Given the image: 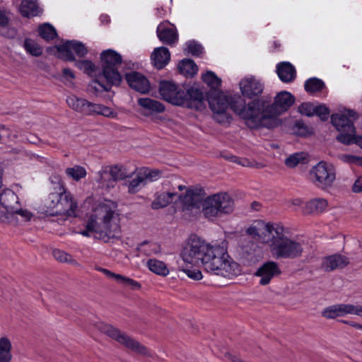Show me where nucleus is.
<instances>
[{
	"label": "nucleus",
	"mask_w": 362,
	"mask_h": 362,
	"mask_svg": "<svg viewBox=\"0 0 362 362\" xmlns=\"http://www.w3.org/2000/svg\"><path fill=\"white\" fill-rule=\"evenodd\" d=\"M182 258L186 264L182 271L193 280L202 279V273L199 269L189 265L202 267L208 273L227 278L241 274V267L230 257L224 243L211 244L192 235L182 252Z\"/></svg>",
	"instance_id": "nucleus-1"
},
{
	"label": "nucleus",
	"mask_w": 362,
	"mask_h": 362,
	"mask_svg": "<svg viewBox=\"0 0 362 362\" xmlns=\"http://www.w3.org/2000/svg\"><path fill=\"white\" fill-rule=\"evenodd\" d=\"M294 101L295 98L291 93L281 91L276 95L272 105H269L263 100H253L247 105V108L238 112L250 129H272L280 124L278 116L287 111Z\"/></svg>",
	"instance_id": "nucleus-2"
},
{
	"label": "nucleus",
	"mask_w": 362,
	"mask_h": 362,
	"mask_svg": "<svg viewBox=\"0 0 362 362\" xmlns=\"http://www.w3.org/2000/svg\"><path fill=\"white\" fill-rule=\"evenodd\" d=\"M79 233L86 237L93 235L105 242L118 238L121 226L117 204L111 200H104L95 204L88 217L86 229Z\"/></svg>",
	"instance_id": "nucleus-3"
},
{
	"label": "nucleus",
	"mask_w": 362,
	"mask_h": 362,
	"mask_svg": "<svg viewBox=\"0 0 362 362\" xmlns=\"http://www.w3.org/2000/svg\"><path fill=\"white\" fill-rule=\"evenodd\" d=\"M50 180L55 191L51 192L46 200L47 212L51 216H75L77 203L72 194L66 189L61 177L53 175Z\"/></svg>",
	"instance_id": "nucleus-4"
},
{
	"label": "nucleus",
	"mask_w": 362,
	"mask_h": 362,
	"mask_svg": "<svg viewBox=\"0 0 362 362\" xmlns=\"http://www.w3.org/2000/svg\"><path fill=\"white\" fill-rule=\"evenodd\" d=\"M247 235L256 240L266 243L269 246L271 252L278 243L286 236L284 226L278 223H266L256 221L246 230Z\"/></svg>",
	"instance_id": "nucleus-5"
},
{
	"label": "nucleus",
	"mask_w": 362,
	"mask_h": 362,
	"mask_svg": "<svg viewBox=\"0 0 362 362\" xmlns=\"http://www.w3.org/2000/svg\"><path fill=\"white\" fill-rule=\"evenodd\" d=\"M102 63V75L106 83L96 79L95 83L98 84L105 91H109L112 86H119L122 77L118 71V66L122 64V56L113 49H107L100 54Z\"/></svg>",
	"instance_id": "nucleus-6"
},
{
	"label": "nucleus",
	"mask_w": 362,
	"mask_h": 362,
	"mask_svg": "<svg viewBox=\"0 0 362 362\" xmlns=\"http://www.w3.org/2000/svg\"><path fill=\"white\" fill-rule=\"evenodd\" d=\"M235 209V203L231 196L226 192H218L204 199L202 212L204 218L209 221L231 214Z\"/></svg>",
	"instance_id": "nucleus-7"
},
{
	"label": "nucleus",
	"mask_w": 362,
	"mask_h": 362,
	"mask_svg": "<svg viewBox=\"0 0 362 362\" xmlns=\"http://www.w3.org/2000/svg\"><path fill=\"white\" fill-rule=\"evenodd\" d=\"M309 175L315 187L326 190L334 185L337 180V169L332 163L322 160L311 168Z\"/></svg>",
	"instance_id": "nucleus-8"
},
{
	"label": "nucleus",
	"mask_w": 362,
	"mask_h": 362,
	"mask_svg": "<svg viewBox=\"0 0 362 362\" xmlns=\"http://www.w3.org/2000/svg\"><path fill=\"white\" fill-rule=\"evenodd\" d=\"M96 326L101 332L126 348L142 355L146 356L149 354V351L146 347L117 328L103 322H99Z\"/></svg>",
	"instance_id": "nucleus-9"
},
{
	"label": "nucleus",
	"mask_w": 362,
	"mask_h": 362,
	"mask_svg": "<svg viewBox=\"0 0 362 362\" xmlns=\"http://www.w3.org/2000/svg\"><path fill=\"white\" fill-rule=\"evenodd\" d=\"M303 251L302 245L285 236L271 252L277 259H294L301 255Z\"/></svg>",
	"instance_id": "nucleus-10"
},
{
	"label": "nucleus",
	"mask_w": 362,
	"mask_h": 362,
	"mask_svg": "<svg viewBox=\"0 0 362 362\" xmlns=\"http://www.w3.org/2000/svg\"><path fill=\"white\" fill-rule=\"evenodd\" d=\"M207 102L213 112H221L227 110L230 106V109L233 110L240 116L238 112L247 107V106L238 104V103L230 102L228 97L220 91L216 93L209 92Z\"/></svg>",
	"instance_id": "nucleus-11"
},
{
	"label": "nucleus",
	"mask_w": 362,
	"mask_h": 362,
	"mask_svg": "<svg viewBox=\"0 0 362 362\" xmlns=\"http://www.w3.org/2000/svg\"><path fill=\"white\" fill-rule=\"evenodd\" d=\"M355 112L349 110L346 114L335 113L331 116V122L339 132V136H356L354 126Z\"/></svg>",
	"instance_id": "nucleus-12"
},
{
	"label": "nucleus",
	"mask_w": 362,
	"mask_h": 362,
	"mask_svg": "<svg viewBox=\"0 0 362 362\" xmlns=\"http://www.w3.org/2000/svg\"><path fill=\"white\" fill-rule=\"evenodd\" d=\"M59 57L69 62L76 61L73 54L74 52L78 57H83L88 53L86 46L76 40H67L62 45L57 46Z\"/></svg>",
	"instance_id": "nucleus-13"
},
{
	"label": "nucleus",
	"mask_w": 362,
	"mask_h": 362,
	"mask_svg": "<svg viewBox=\"0 0 362 362\" xmlns=\"http://www.w3.org/2000/svg\"><path fill=\"white\" fill-rule=\"evenodd\" d=\"M159 92L163 100L173 105H180L185 103L182 98L185 90L173 82L161 81L159 85Z\"/></svg>",
	"instance_id": "nucleus-14"
},
{
	"label": "nucleus",
	"mask_w": 362,
	"mask_h": 362,
	"mask_svg": "<svg viewBox=\"0 0 362 362\" xmlns=\"http://www.w3.org/2000/svg\"><path fill=\"white\" fill-rule=\"evenodd\" d=\"M180 199L183 205L184 210L193 211L199 209L202 207L203 202V189L200 188L191 187L186 190L185 195H179Z\"/></svg>",
	"instance_id": "nucleus-15"
},
{
	"label": "nucleus",
	"mask_w": 362,
	"mask_h": 362,
	"mask_svg": "<svg viewBox=\"0 0 362 362\" xmlns=\"http://www.w3.org/2000/svg\"><path fill=\"white\" fill-rule=\"evenodd\" d=\"M182 98L185 103L180 104L179 106H186L199 111H202L206 108V100L203 93L197 88L191 87L186 91L185 90V95Z\"/></svg>",
	"instance_id": "nucleus-16"
},
{
	"label": "nucleus",
	"mask_w": 362,
	"mask_h": 362,
	"mask_svg": "<svg viewBox=\"0 0 362 362\" xmlns=\"http://www.w3.org/2000/svg\"><path fill=\"white\" fill-rule=\"evenodd\" d=\"M281 274L278 264L268 261L262 264L255 272V276L259 278V284L262 286L269 284L272 279Z\"/></svg>",
	"instance_id": "nucleus-17"
},
{
	"label": "nucleus",
	"mask_w": 362,
	"mask_h": 362,
	"mask_svg": "<svg viewBox=\"0 0 362 362\" xmlns=\"http://www.w3.org/2000/svg\"><path fill=\"white\" fill-rule=\"evenodd\" d=\"M239 85L243 95L250 99L261 95L264 90V84L252 76L241 80Z\"/></svg>",
	"instance_id": "nucleus-18"
},
{
	"label": "nucleus",
	"mask_w": 362,
	"mask_h": 362,
	"mask_svg": "<svg viewBox=\"0 0 362 362\" xmlns=\"http://www.w3.org/2000/svg\"><path fill=\"white\" fill-rule=\"evenodd\" d=\"M126 80L132 89L141 93H147L151 89L149 81L139 72L133 71L127 74Z\"/></svg>",
	"instance_id": "nucleus-19"
},
{
	"label": "nucleus",
	"mask_w": 362,
	"mask_h": 362,
	"mask_svg": "<svg viewBox=\"0 0 362 362\" xmlns=\"http://www.w3.org/2000/svg\"><path fill=\"white\" fill-rule=\"evenodd\" d=\"M349 263V259L344 255L334 254L325 257L322 261V268L326 272L342 269Z\"/></svg>",
	"instance_id": "nucleus-20"
},
{
	"label": "nucleus",
	"mask_w": 362,
	"mask_h": 362,
	"mask_svg": "<svg viewBox=\"0 0 362 362\" xmlns=\"http://www.w3.org/2000/svg\"><path fill=\"white\" fill-rule=\"evenodd\" d=\"M0 204L8 216L13 215L18 207V197L10 189L5 190L0 194Z\"/></svg>",
	"instance_id": "nucleus-21"
},
{
	"label": "nucleus",
	"mask_w": 362,
	"mask_h": 362,
	"mask_svg": "<svg viewBox=\"0 0 362 362\" xmlns=\"http://www.w3.org/2000/svg\"><path fill=\"white\" fill-rule=\"evenodd\" d=\"M329 206L327 199L315 197L308 201L303 207V213L308 214H320L327 211Z\"/></svg>",
	"instance_id": "nucleus-22"
},
{
	"label": "nucleus",
	"mask_w": 362,
	"mask_h": 362,
	"mask_svg": "<svg viewBox=\"0 0 362 362\" xmlns=\"http://www.w3.org/2000/svg\"><path fill=\"white\" fill-rule=\"evenodd\" d=\"M151 59L156 68L161 69L170 62V53L168 49L165 47H157L151 54Z\"/></svg>",
	"instance_id": "nucleus-23"
},
{
	"label": "nucleus",
	"mask_w": 362,
	"mask_h": 362,
	"mask_svg": "<svg viewBox=\"0 0 362 362\" xmlns=\"http://www.w3.org/2000/svg\"><path fill=\"white\" fill-rule=\"evenodd\" d=\"M276 73L280 80L284 83H291L296 77L295 67L288 62H283L277 64Z\"/></svg>",
	"instance_id": "nucleus-24"
},
{
	"label": "nucleus",
	"mask_w": 362,
	"mask_h": 362,
	"mask_svg": "<svg viewBox=\"0 0 362 362\" xmlns=\"http://www.w3.org/2000/svg\"><path fill=\"white\" fill-rule=\"evenodd\" d=\"M178 194L176 192H157L154 195V199L151 203L153 209H160L168 206L173 199H177Z\"/></svg>",
	"instance_id": "nucleus-25"
},
{
	"label": "nucleus",
	"mask_w": 362,
	"mask_h": 362,
	"mask_svg": "<svg viewBox=\"0 0 362 362\" xmlns=\"http://www.w3.org/2000/svg\"><path fill=\"white\" fill-rule=\"evenodd\" d=\"M157 35L160 41L169 45L177 41V33L175 28L160 24L157 28Z\"/></svg>",
	"instance_id": "nucleus-26"
},
{
	"label": "nucleus",
	"mask_w": 362,
	"mask_h": 362,
	"mask_svg": "<svg viewBox=\"0 0 362 362\" xmlns=\"http://www.w3.org/2000/svg\"><path fill=\"white\" fill-rule=\"evenodd\" d=\"M109 168L115 182L118 180H123L127 177H132L136 170V168L129 170L126 165H122L109 166Z\"/></svg>",
	"instance_id": "nucleus-27"
},
{
	"label": "nucleus",
	"mask_w": 362,
	"mask_h": 362,
	"mask_svg": "<svg viewBox=\"0 0 362 362\" xmlns=\"http://www.w3.org/2000/svg\"><path fill=\"white\" fill-rule=\"evenodd\" d=\"M96 181L102 188L109 189L115 186V182L113 179L112 173H110L109 166L103 168L98 173V177Z\"/></svg>",
	"instance_id": "nucleus-28"
},
{
	"label": "nucleus",
	"mask_w": 362,
	"mask_h": 362,
	"mask_svg": "<svg viewBox=\"0 0 362 362\" xmlns=\"http://www.w3.org/2000/svg\"><path fill=\"white\" fill-rule=\"evenodd\" d=\"M146 265L151 272L157 275L166 276L170 273V271L165 263L157 259L152 258L148 259L146 261Z\"/></svg>",
	"instance_id": "nucleus-29"
},
{
	"label": "nucleus",
	"mask_w": 362,
	"mask_h": 362,
	"mask_svg": "<svg viewBox=\"0 0 362 362\" xmlns=\"http://www.w3.org/2000/svg\"><path fill=\"white\" fill-rule=\"evenodd\" d=\"M20 11L23 16L30 17L37 16L41 11L37 1L23 0L20 6Z\"/></svg>",
	"instance_id": "nucleus-30"
},
{
	"label": "nucleus",
	"mask_w": 362,
	"mask_h": 362,
	"mask_svg": "<svg viewBox=\"0 0 362 362\" xmlns=\"http://www.w3.org/2000/svg\"><path fill=\"white\" fill-rule=\"evenodd\" d=\"M138 103L151 113H160L165 110V106L161 103L151 98H140Z\"/></svg>",
	"instance_id": "nucleus-31"
},
{
	"label": "nucleus",
	"mask_w": 362,
	"mask_h": 362,
	"mask_svg": "<svg viewBox=\"0 0 362 362\" xmlns=\"http://www.w3.org/2000/svg\"><path fill=\"white\" fill-rule=\"evenodd\" d=\"M66 103L71 108L74 110L83 113L84 115L86 114V110L88 107L89 101L86 99L80 98L76 95H71L67 97Z\"/></svg>",
	"instance_id": "nucleus-32"
},
{
	"label": "nucleus",
	"mask_w": 362,
	"mask_h": 362,
	"mask_svg": "<svg viewBox=\"0 0 362 362\" xmlns=\"http://www.w3.org/2000/svg\"><path fill=\"white\" fill-rule=\"evenodd\" d=\"M178 69L186 77H193L198 71V66L193 60L184 59L179 63Z\"/></svg>",
	"instance_id": "nucleus-33"
},
{
	"label": "nucleus",
	"mask_w": 362,
	"mask_h": 362,
	"mask_svg": "<svg viewBox=\"0 0 362 362\" xmlns=\"http://www.w3.org/2000/svg\"><path fill=\"white\" fill-rule=\"evenodd\" d=\"M12 344L7 337H0V362H10L12 359Z\"/></svg>",
	"instance_id": "nucleus-34"
},
{
	"label": "nucleus",
	"mask_w": 362,
	"mask_h": 362,
	"mask_svg": "<svg viewBox=\"0 0 362 362\" xmlns=\"http://www.w3.org/2000/svg\"><path fill=\"white\" fill-rule=\"evenodd\" d=\"M203 81L211 88L212 93H216L221 85V79L211 71H206L202 75Z\"/></svg>",
	"instance_id": "nucleus-35"
},
{
	"label": "nucleus",
	"mask_w": 362,
	"mask_h": 362,
	"mask_svg": "<svg viewBox=\"0 0 362 362\" xmlns=\"http://www.w3.org/2000/svg\"><path fill=\"white\" fill-rule=\"evenodd\" d=\"M86 111V115L97 114L107 117H112L115 115L111 108L100 104L93 103L90 102L88 103V107Z\"/></svg>",
	"instance_id": "nucleus-36"
},
{
	"label": "nucleus",
	"mask_w": 362,
	"mask_h": 362,
	"mask_svg": "<svg viewBox=\"0 0 362 362\" xmlns=\"http://www.w3.org/2000/svg\"><path fill=\"white\" fill-rule=\"evenodd\" d=\"M307 160V155L304 152L291 154L284 161L285 165L288 168H294L300 164H304Z\"/></svg>",
	"instance_id": "nucleus-37"
},
{
	"label": "nucleus",
	"mask_w": 362,
	"mask_h": 362,
	"mask_svg": "<svg viewBox=\"0 0 362 362\" xmlns=\"http://www.w3.org/2000/svg\"><path fill=\"white\" fill-rule=\"evenodd\" d=\"M341 317L355 315L362 317V305L339 303Z\"/></svg>",
	"instance_id": "nucleus-38"
},
{
	"label": "nucleus",
	"mask_w": 362,
	"mask_h": 362,
	"mask_svg": "<svg viewBox=\"0 0 362 362\" xmlns=\"http://www.w3.org/2000/svg\"><path fill=\"white\" fill-rule=\"evenodd\" d=\"M135 173H136V177L129 182L128 185V192L131 194L138 192L146 184L139 169L136 168Z\"/></svg>",
	"instance_id": "nucleus-39"
},
{
	"label": "nucleus",
	"mask_w": 362,
	"mask_h": 362,
	"mask_svg": "<svg viewBox=\"0 0 362 362\" xmlns=\"http://www.w3.org/2000/svg\"><path fill=\"white\" fill-rule=\"evenodd\" d=\"M325 86L323 81L315 77L308 79L304 84L305 90L312 94L321 91Z\"/></svg>",
	"instance_id": "nucleus-40"
},
{
	"label": "nucleus",
	"mask_w": 362,
	"mask_h": 362,
	"mask_svg": "<svg viewBox=\"0 0 362 362\" xmlns=\"http://www.w3.org/2000/svg\"><path fill=\"white\" fill-rule=\"evenodd\" d=\"M38 31L40 36L46 41L52 40L57 36L56 30L49 23L40 25Z\"/></svg>",
	"instance_id": "nucleus-41"
},
{
	"label": "nucleus",
	"mask_w": 362,
	"mask_h": 362,
	"mask_svg": "<svg viewBox=\"0 0 362 362\" xmlns=\"http://www.w3.org/2000/svg\"><path fill=\"white\" fill-rule=\"evenodd\" d=\"M68 177H71L75 181H79L81 179L86 176V169L80 165H74L71 168H68L65 170Z\"/></svg>",
	"instance_id": "nucleus-42"
},
{
	"label": "nucleus",
	"mask_w": 362,
	"mask_h": 362,
	"mask_svg": "<svg viewBox=\"0 0 362 362\" xmlns=\"http://www.w3.org/2000/svg\"><path fill=\"white\" fill-rule=\"evenodd\" d=\"M141 175L144 177L146 183L158 180L162 175V171L157 169L141 168L139 169Z\"/></svg>",
	"instance_id": "nucleus-43"
},
{
	"label": "nucleus",
	"mask_w": 362,
	"mask_h": 362,
	"mask_svg": "<svg viewBox=\"0 0 362 362\" xmlns=\"http://www.w3.org/2000/svg\"><path fill=\"white\" fill-rule=\"evenodd\" d=\"M24 48L30 54L39 57L42 54V48L35 40L27 38L24 41Z\"/></svg>",
	"instance_id": "nucleus-44"
},
{
	"label": "nucleus",
	"mask_w": 362,
	"mask_h": 362,
	"mask_svg": "<svg viewBox=\"0 0 362 362\" xmlns=\"http://www.w3.org/2000/svg\"><path fill=\"white\" fill-rule=\"evenodd\" d=\"M112 279H115L117 283L123 286H129L134 289H139L141 288V284L138 281L119 274L114 273V276Z\"/></svg>",
	"instance_id": "nucleus-45"
},
{
	"label": "nucleus",
	"mask_w": 362,
	"mask_h": 362,
	"mask_svg": "<svg viewBox=\"0 0 362 362\" xmlns=\"http://www.w3.org/2000/svg\"><path fill=\"white\" fill-rule=\"evenodd\" d=\"M53 256L59 262L69 263L74 266H79L78 262L76 261L71 255L63 250L58 249L54 250Z\"/></svg>",
	"instance_id": "nucleus-46"
},
{
	"label": "nucleus",
	"mask_w": 362,
	"mask_h": 362,
	"mask_svg": "<svg viewBox=\"0 0 362 362\" xmlns=\"http://www.w3.org/2000/svg\"><path fill=\"white\" fill-rule=\"evenodd\" d=\"M185 46V51L188 54L199 57L203 53V47L194 40L187 42Z\"/></svg>",
	"instance_id": "nucleus-47"
},
{
	"label": "nucleus",
	"mask_w": 362,
	"mask_h": 362,
	"mask_svg": "<svg viewBox=\"0 0 362 362\" xmlns=\"http://www.w3.org/2000/svg\"><path fill=\"white\" fill-rule=\"evenodd\" d=\"M322 315L327 319H334L341 317L339 304H334L325 308L322 311Z\"/></svg>",
	"instance_id": "nucleus-48"
},
{
	"label": "nucleus",
	"mask_w": 362,
	"mask_h": 362,
	"mask_svg": "<svg viewBox=\"0 0 362 362\" xmlns=\"http://www.w3.org/2000/svg\"><path fill=\"white\" fill-rule=\"evenodd\" d=\"M75 66L87 74H90L95 71V64L89 60H76Z\"/></svg>",
	"instance_id": "nucleus-49"
},
{
	"label": "nucleus",
	"mask_w": 362,
	"mask_h": 362,
	"mask_svg": "<svg viewBox=\"0 0 362 362\" xmlns=\"http://www.w3.org/2000/svg\"><path fill=\"white\" fill-rule=\"evenodd\" d=\"M329 113V108L325 105H319L314 107V115H317L322 121L328 119Z\"/></svg>",
	"instance_id": "nucleus-50"
},
{
	"label": "nucleus",
	"mask_w": 362,
	"mask_h": 362,
	"mask_svg": "<svg viewBox=\"0 0 362 362\" xmlns=\"http://www.w3.org/2000/svg\"><path fill=\"white\" fill-rule=\"evenodd\" d=\"M11 216L16 217L18 218V216L21 217V221H30V219L33 217V214L28 211L27 209H22L20 205L17 208L16 211L13 212V215H11Z\"/></svg>",
	"instance_id": "nucleus-51"
},
{
	"label": "nucleus",
	"mask_w": 362,
	"mask_h": 362,
	"mask_svg": "<svg viewBox=\"0 0 362 362\" xmlns=\"http://www.w3.org/2000/svg\"><path fill=\"white\" fill-rule=\"evenodd\" d=\"M141 250L147 255H151L160 252V247L154 243H144L141 245Z\"/></svg>",
	"instance_id": "nucleus-52"
},
{
	"label": "nucleus",
	"mask_w": 362,
	"mask_h": 362,
	"mask_svg": "<svg viewBox=\"0 0 362 362\" xmlns=\"http://www.w3.org/2000/svg\"><path fill=\"white\" fill-rule=\"evenodd\" d=\"M314 107L311 103H304L298 107V111L301 115L311 117L314 115Z\"/></svg>",
	"instance_id": "nucleus-53"
},
{
	"label": "nucleus",
	"mask_w": 362,
	"mask_h": 362,
	"mask_svg": "<svg viewBox=\"0 0 362 362\" xmlns=\"http://www.w3.org/2000/svg\"><path fill=\"white\" fill-rule=\"evenodd\" d=\"M341 160L345 163L350 164H356L362 166V158L352 155H342Z\"/></svg>",
	"instance_id": "nucleus-54"
},
{
	"label": "nucleus",
	"mask_w": 362,
	"mask_h": 362,
	"mask_svg": "<svg viewBox=\"0 0 362 362\" xmlns=\"http://www.w3.org/2000/svg\"><path fill=\"white\" fill-rule=\"evenodd\" d=\"M214 118L217 122L221 124L228 123L231 119L227 113V110L221 112H214Z\"/></svg>",
	"instance_id": "nucleus-55"
},
{
	"label": "nucleus",
	"mask_w": 362,
	"mask_h": 362,
	"mask_svg": "<svg viewBox=\"0 0 362 362\" xmlns=\"http://www.w3.org/2000/svg\"><path fill=\"white\" fill-rule=\"evenodd\" d=\"M286 206L292 211H297L303 204V200L301 198L290 199L286 202Z\"/></svg>",
	"instance_id": "nucleus-56"
},
{
	"label": "nucleus",
	"mask_w": 362,
	"mask_h": 362,
	"mask_svg": "<svg viewBox=\"0 0 362 362\" xmlns=\"http://www.w3.org/2000/svg\"><path fill=\"white\" fill-rule=\"evenodd\" d=\"M232 162L240 165L243 167H250L252 165V160L245 158H239L235 156H230Z\"/></svg>",
	"instance_id": "nucleus-57"
},
{
	"label": "nucleus",
	"mask_w": 362,
	"mask_h": 362,
	"mask_svg": "<svg viewBox=\"0 0 362 362\" xmlns=\"http://www.w3.org/2000/svg\"><path fill=\"white\" fill-rule=\"evenodd\" d=\"M9 22V18L4 9L0 8V28H6Z\"/></svg>",
	"instance_id": "nucleus-58"
},
{
	"label": "nucleus",
	"mask_w": 362,
	"mask_h": 362,
	"mask_svg": "<svg viewBox=\"0 0 362 362\" xmlns=\"http://www.w3.org/2000/svg\"><path fill=\"white\" fill-rule=\"evenodd\" d=\"M352 190L354 192L359 193L362 192V176L358 177L354 182Z\"/></svg>",
	"instance_id": "nucleus-59"
},
{
	"label": "nucleus",
	"mask_w": 362,
	"mask_h": 362,
	"mask_svg": "<svg viewBox=\"0 0 362 362\" xmlns=\"http://www.w3.org/2000/svg\"><path fill=\"white\" fill-rule=\"evenodd\" d=\"M351 137H337V141L345 145L354 144L355 139H351Z\"/></svg>",
	"instance_id": "nucleus-60"
},
{
	"label": "nucleus",
	"mask_w": 362,
	"mask_h": 362,
	"mask_svg": "<svg viewBox=\"0 0 362 362\" xmlns=\"http://www.w3.org/2000/svg\"><path fill=\"white\" fill-rule=\"evenodd\" d=\"M62 73H63L64 77L67 81L72 80L75 77L74 74L73 73V71L71 69H68V68L64 69Z\"/></svg>",
	"instance_id": "nucleus-61"
},
{
	"label": "nucleus",
	"mask_w": 362,
	"mask_h": 362,
	"mask_svg": "<svg viewBox=\"0 0 362 362\" xmlns=\"http://www.w3.org/2000/svg\"><path fill=\"white\" fill-rule=\"evenodd\" d=\"M98 271L102 272L103 274H104L107 277L110 278V279H112L114 276V273L112 272L111 271L107 269H105V268H102V267H99L97 269Z\"/></svg>",
	"instance_id": "nucleus-62"
},
{
	"label": "nucleus",
	"mask_w": 362,
	"mask_h": 362,
	"mask_svg": "<svg viewBox=\"0 0 362 362\" xmlns=\"http://www.w3.org/2000/svg\"><path fill=\"white\" fill-rule=\"evenodd\" d=\"M28 141L31 144H34L36 146H39L43 142L40 137H30V139H28Z\"/></svg>",
	"instance_id": "nucleus-63"
},
{
	"label": "nucleus",
	"mask_w": 362,
	"mask_h": 362,
	"mask_svg": "<svg viewBox=\"0 0 362 362\" xmlns=\"http://www.w3.org/2000/svg\"><path fill=\"white\" fill-rule=\"evenodd\" d=\"M11 132L4 124L0 123V136L2 134H10Z\"/></svg>",
	"instance_id": "nucleus-64"
}]
</instances>
